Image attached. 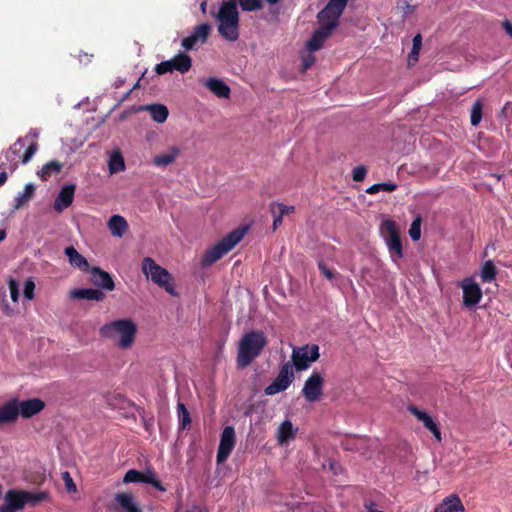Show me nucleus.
Segmentation results:
<instances>
[{
	"label": "nucleus",
	"mask_w": 512,
	"mask_h": 512,
	"mask_svg": "<svg viewBox=\"0 0 512 512\" xmlns=\"http://www.w3.org/2000/svg\"><path fill=\"white\" fill-rule=\"evenodd\" d=\"M211 32V25L202 23L194 27L192 33L182 40V46L186 50L195 49L197 46L204 44Z\"/></svg>",
	"instance_id": "nucleus-13"
},
{
	"label": "nucleus",
	"mask_w": 512,
	"mask_h": 512,
	"mask_svg": "<svg viewBox=\"0 0 512 512\" xmlns=\"http://www.w3.org/2000/svg\"><path fill=\"white\" fill-rule=\"evenodd\" d=\"M99 333L102 337L115 341L119 348L128 349L135 341L137 325L129 318L118 319L103 325Z\"/></svg>",
	"instance_id": "nucleus-2"
},
{
	"label": "nucleus",
	"mask_w": 512,
	"mask_h": 512,
	"mask_svg": "<svg viewBox=\"0 0 512 512\" xmlns=\"http://www.w3.org/2000/svg\"><path fill=\"white\" fill-rule=\"evenodd\" d=\"M115 500L125 512H142L132 494L118 493Z\"/></svg>",
	"instance_id": "nucleus-28"
},
{
	"label": "nucleus",
	"mask_w": 512,
	"mask_h": 512,
	"mask_svg": "<svg viewBox=\"0 0 512 512\" xmlns=\"http://www.w3.org/2000/svg\"><path fill=\"white\" fill-rule=\"evenodd\" d=\"M269 4L274 5L279 2V0H266Z\"/></svg>",
	"instance_id": "nucleus-59"
},
{
	"label": "nucleus",
	"mask_w": 512,
	"mask_h": 512,
	"mask_svg": "<svg viewBox=\"0 0 512 512\" xmlns=\"http://www.w3.org/2000/svg\"><path fill=\"white\" fill-rule=\"evenodd\" d=\"M6 237V232L5 230H0V242L3 241Z\"/></svg>",
	"instance_id": "nucleus-58"
},
{
	"label": "nucleus",
	"mask_w": 512,
	"mask_h": 512,
	"mask_svg": "<svg viewBox=\"0 0 512 512\" xmlns=\"http://www.w3.org/2000/svg\"><path fill=\"white\" fill-rule=\"evenodd\" d=\"M146 73H147V71L143 72L141 78L134 84L132 89H136V88L140 87V82L145 80Z\"/></svg>",
	"instance_id": "nucleus-54"
},
{
	"label": "nucleus",
	"mask_w": 512,
	"mask_h": 512,
	"mask_svg": "<svg viewBox=\"0 0 512 512\" xmlns=\"http://www.w3.org/2000/svg\"><path fill=\"white\" fill-rule=\"evenodd\" d=\"M94 58V55L91 53H83L79 55V61L84 63L92 62Z\"/></svg>",
	"instance_id": "nucleus-50"
},
{
	"label": "nucleus",
	"mask_w": 512,
	"mask_h": 512,
	"mask_svg": "<svg viewBox=\"0 0 512 512\" xmlns=\"http://www.w3.org/2000/svg\"><path fill=\"white\" fill-rule=\"evenodd\" d=\"M318 268L321 271L322 275L326 277L328 280L332 281L335 277V271L332 269H329L324 262L318 263Z\"/></svg>",
	"instance_id": "nucleus-47"
},
{
	"label": "nucleus",
	"mask_w": 512,
	"mask_h": 512,
	"mask_svg": "<svg viewBox=\"0 0 512 512\" xmlns=\"http://www.w3.org/2000/svg\"><path fill=\"white\" fill-rule=\"evenodd\" d=\"M7 180V173L2 172L0 173V186L3 185Z\"/></svg>",
	"instance_id": "nucleus-55"
},
{
	"label": "nucleus",
	"mask_w": 512,
	"mask_h": 512,
	"mask_svg": "<svg viewBox=\"0 0 512 512\" xmlns=\"http://www.w3.org/2000/svg\"><path fill=\"white\" fill-rule=\"evenodd\" d=\"M18 414L23 418H30L38 414L44 408V402L38 398L19 401L16 399Z\"/></svg>",
	"instance_id": "nucleus-19"
},
{
	"label": "nucleus",
	"mask_w": 512,
	"mask_h": 512,
	"mask_svg": "<svg viewBox=\"0 0 512 512\" xmlns=\"http://www.w3.org/2000/svg\"><path fill=\"white\" fill-rule=\"evenodd\" d=\"M408 411L413 414L418 421H420L424 427L429 430L435 439L440 442L442 440L440 429L433 418L425 411L420 410L416 406H409Z\"/></svg>",
	"instance_id": "nucleus-17"
},
{
	"label": "nucleus",
	"mask_w": 512,
	"mask_h": 512,
	"mask_svg": "<svg viewBox=\"0 0 512 512\" xmlns=\"http://www.w3.org/2000/svg\"><path fill=\"white\" fill-rule=\"evenodd\" d=\"M178 418H179V427L181 429H187L190 427L191 418L188 410L186 409L183 403H179L177 406Z\"/></svg>",
	"instance_id": "nucleus-35"
},
{
	"label": "nucleus",
	"mask_w": 512,
	"mask_h": 512,
	"mask_svg": "<svg viewBox=\"0 0 512 512\" xmlns=\"http://www.w3.org/2000/svg\"><path fill=\"white\" fill-rule=\"evenodd\" d=\"M205 86L219 98L228 99L230 97L229 86L220 79L209 78L205 81Z\"/></svg>",
	"instance_id": "nucleus-27"
},
{
	"label": "nucleus",
	"mask_w": 512,
	"mask_h": 512,
	"mask_svg": "<svg viewBox=\"0 0 512 512\" xmlns=\"http://www.w3.org/2000/svg\"><path fill=\"white\" fill-rule=\"evenodd\" d=\"M502 27L505 32L512 38V22L509 20H505L502 23Z\"/></svg>",
	"instance_id": "nucleus-51"
},
{
	"label": "nucleus",
	"mask_w": 512,
	"mask_h": 512,
	"mask_svg": "<svg viewBox=\"0 0 512 512\" xmlns=\"http://www.w3.org/2000/svg\"><path fill=\"white\" fill-rule=\"evenodd\" d=\"M89 269L91 273L90 281L95 286L108 291L115 289V283L112 279V276L108 272L100 269L99 267H92Z\"/></svg>",
	"instance_id": "nucleus-18"
},
{
	"label": "nucleus",
	"mask_w": 512,
	"mask_h": 512,
	"mask_svg": "<svg viewBox=\"0 0 512 512\" xmlns=\"http://www.w3.org/2000/svg\"><path fill=\"white\" fill-rule=\"evenodd\" d=\"M320 356L319 346L316 344L304 345L294 348L292 351V361L297 370L307 369Z\"/></svg>",
	"instance_id": "nucleus-9"
},
{
	"label": "nucleus",
	"mask_w": 512,
	"mask_h": 512,
	"mask_svg": "<svg viewBox=\"0 0 512 512\" xmlns=\"http://www.w3.org/2000/svg\"><path fill=\"white\" fill-rule=\"evenodd\" d=\"M142 482L149 483L153 485L156 489L160 491H164V487L161 485L160 481L157 479L156 474L152 471L142 472Z\"/></svg>",
	"instance_id": "nucleus-38"
},
{
	"label": "nucleus",
	"mask_w": 512,
	"mask_h": 512,
	"mask_svg": "<svg viewBox=\"0 0 512 512\" xmlns=\"http://www.w3.org/2000/svg\"><path fill=\"white\" fill-rule=\"evenodd\" d=\"M107 227L112 236L121 238L127 232L129 225L123 216L113 215L109 218Z\"/></svg>",
	"instance_id": "nucleus-24"
},
{
	"label": "nucleus",
	"mask_w": 512,
	"mask_h": 512,
	"mask_svg": "<svg viewBox=\"0 0 512 512\" xmlns=\"http://www.w3.org/2000/svg\"><path fill=\"white\" fill-rule=\"evenodd\" d=\"M422 47V36L421 34H417L414 36L412 40V50L408 55V62L411 64L412 62H417L419 58V52Z\"/></svg>",
	"instance_id": "nucleus-34"
},
{
	"label": "nucleus",
	"mask_w": 512,
	"mask_h": 512,
	"mask_svg": "<svg viewBox=\"0 0 512 512\" xmlns=\"http://www.w3.org/2000/svg\"><path fill=\"white\" fill-rule=\"evenodd\" d=\"M409 235L413 241H417L421 237V217L417 216L414 221L412 222L410 229H409Z\"/></svg>",
	"instance_id": "nucleus-40"
},
{
	"label": "nucleus",
	"mask_w": 512,
	"mask_h": 512,
	"mask_svg": "<svg viewBox=\"0 0 512 512\" xmlns=\"http://www.w3.org/2000/svg\"><path fill=\"white\" fill-rule=\"evenodd\" d=\"M63 165L58 161H50L45 164L42 169L38 172V176L42 180L49 179L53 174H57L61 171Z\"/></svg>",
	"instance_id": "nucleus-33"
},
{
	"label": "nucleus",
	"mask_w": 512,
	"mask_h": 512,
	"mask_svg": "<svg viewBox=\"0 0 512 512\" xmlns=\"http://www.w3.org/2000/svg\"><path fill=\"white\" fill-rule=\"evenodd\" d=\"M483 102L478 99L474 102L471 109V124L477 126L482 119Z\"/></svg>",
	"instance_id": "nucleus-36"
},
{
	"label": "nucleus",
	"mask_w": 512,
	"mask_h": 512,
	"mask_svg": "<svg viewBox=\"0 0 512 512\" xmlns=\"http://www.w3.org/2000/svg\"><path fill=\"white\" fill-rule=\"evenodd\" d=\"M65 254L71 265L81 270H88L90 268L86 258H84L73 246L67 247L65 249Z\"/></svg>",
	"instance_id": "nucleus-29"
},
{
	"label": "nucleus",
	"mask_w": 512,
	"mask_h": 512,
	"mask_svg": "<svg viewBox=\"0 0 512 512\" xmlns=\"http://www.w3.org/2000/svg\"><path fill=\"white\" fill-rule=\"evenodd\" d=\"M247 227H238L224 236L204 254L202 263L209 266L231 251L245 236Z\"/></svg>",
	"instance_id": "nucleus-5"
},
{
	"label": "nucleus",
	"mask_w": 512,
	"mask_h": 512,
	"mask_svg": "<svg viewBox=\"0 0 512 512\" xmlns=\"http://www.w3.org/2000/svg\"><path fill=\"white\" fill-rule=\"evenodd\" d=\"M142 272L153 283L164 288L171 296H178L172 275L168 270L158 265L152 258L145 257L143 259Z\"/></svg>",
	"instance_id": "nucleus-7"
},
{
	"label": "nucleus",
	"mask_w": 512,
	"mask_h": 512,
	"mask_svg": "<svg viewBox=\"0 0 512 512\" xmlns=\"http://www.w3.org/2000/svg\"><path fill=\"white\" fill-rule=\"evenodd\" d=\"M267 344V339L263 332L252 331L245 334L238 346L237 364L239 367H247L255 358H257Z\"/></svg>",
	"instance_id": "nucleus-3"
},
{
	"label": "nucleus",
	"mask_w": 512,
	"mask_h": 512,
	"mask_svg": "<svg viewBox=\"0 0 512 512\" xmlns=\"http://www.w3.org/2000/svg\"><path fill=\"white\" fill-rule=\"evenodd\" d=\"M235 443L236 437L234 428L232 426H226L221 433L217 451L216 461L218 464H222L228 459L235 447Z\"/></svg>",
	"instance_id": "nucleus-11"
},
{
	"label": "nucleus",
	"mask_w": 512,
	"mask_h": 512,
	"mask_svg": "<svg viewBox=\"0 0 512 512\" xmlns=\"http://www.w3.org/2000/svg\"><path fill=\"white\" fill-rule=\"evenodd\" d=\"M123 482L132 483V482H142V472L137 470H129L126 472Z\"/></svg>",
	"instance_id": "nucleus-44"
},
{
	"label": "nucleus",
	"mask_w": 512,
	"mask_h": 512,
	"mask_svg": "<svg viewBox=\"0 0 512 512\" xmlns=\"http://www.w3.org/2000/svg\"><path fill=\"white\" fill-rule=\"evenodd\" d=\"M206 7H207V2L206 1H203L201 4H200V8H201V11L203 13H206Z\"/></svg>",
	"instance_id": "nucleus-57"
},
{
	"label": "nucleus",
	"mask_w": 512,
	"mask_h": 512,
	"mask_svg": "<svg viewBox=\"0 0 512 512\" xmlns=\"http://www.w3.org/2000/svg\"><path fill=\"white\" fill-rule=\"evenodd\" d=\"M8 288L12 304H10L8 300L5 297H3L0 309L5 316L13 317L19 312L18 301L20 297V285L15 279L10 278L8 280Z\"/></svg>",
	"instance_id": "nucleus-15"
},
{
	"label": "nucleus",
	"mask_w": 512,
	"mask_h": 512,
	"mask_svg": "<svg viewBox=\"0 0 512 512\" xmlns=\"http://www.w3.org/2000/svg\"><path fill=\"white\" fill-rule=\"evenodd\" d=\"M152 424H153V423H152V418H151V419H149V421H145V428H146V430H148V431H149V430H150V428H151V426H152Z\"/></svg>",
	"instance_id": "nucleus-56"
},
{
	"label": "nucleus",
	"mask_w": 512,
	"mask_h": 512,
	"mask_svg": "<svg viewBox=\"0 0 512 512\" xmlns=\"http://www.w3.org/2000/svg\"><path fill=\"white\" fill-rule=\"evenodd\" d=\"M271 211L273 214L280 213L281 216L284 217L285 215L293 213L295 211V207L284 205L282 203H274L271 205Z\"/></svg>",
	"instance_id": "nucleus-41"
},
{
	"label": "nucleus",
	"mask_w": 512,
	"mask_h": 512,
	"mask_svg": "<svg viewBox=\"0 0 512 512\" xmlns=\"http://www.w3.org/2000/svg\"><path fill=\"white\" fill-rule=\"evenodd\" d=\"M23 147H24V143L22 142V140H18L11 147V151H13L14 153L19 152Z\"/></svg>",
	"instance_id": "nucleus-52"
},
{
	"label": "nucleus",
	"mask_w": 512,
	"mask_h": 512,
	"mask_svg": "<svg viewBox=\"0 0 512 512\" xmlns=\"http://www.w3.org/2000/svg\"><path fill=\"white\" fill-rule=\"evenodd\" d=\"M37 144L36 143H31L29 145V147L26 149L24 155H23V158H22V163L23 164H26L30 161V159L33 157V155L36 153L37 151Z\"/></svg>",
	"instance_id": "nucleus-46"
},
{
	"label": "nucleus",
	"mask_w": 512,
	"mask_h": 512,
	"mask_svg": "<svg viewBox=\"0 0 512 512\" xmlns=\"http://www.w3.org/2000/svg\"><path fill=\"white\" fill-rule=\"evenodd\" d=\"M18 416L16 399H12L0 406V425L14 422Z\"/></svg>",
	"instance_id": "nucleus-25"
},
{
	"label": "nucleus",
	"mask_w": 512,
	"mask_h": 512,
	"mask_svg": "<svg viewBox=\"0 0 512 512\" xmlns=\"http://www.w3.org/2000/svg\"><path fill=\"white\" fill-rule=\"evenodd\" d=\"M293 378V367L290 363H286L280 370L274 382L265 388V394L274 395L286 390L291 384Z\"/></svg>",
	"instance_id": "nucleus-12"
},
{
	"label": "nucleus",
	"mask_w": 512,
	"mask_h": 512,
	"mask_svg": "<svg viewBox=\"0 0 512 512\" xmlns=\"http://www.w3.org/2000/svg\"><path fill=\"white\" fill-rule=\"evenodd\" d=\"M348 0H329L327 5L318 13L317 18L321 24L308 45L310 49L317 50L321 47L322 41L330 36L331 32L337 27L338 20L342 15Z\"/></svg>",
	"instance_id": "nucleus-1"
},
{
	"label": "nucleus",
	"mask_w": 512,
	"mask_h": 512,
	"mask_svg": "<svg viewBox=\"0 0 512 512\" xmlns=\"http://www.w3.org/2000/svg\"><path fill=\"white\" fill-rule=\"evenodd\" d=\"M34 291L35 283L31 279H28L24 285V297L28 300H32L34 298Z\"/></svg>",
	"instance_id": "nucleus-45"
},
{
	"label": "nucleus",
	"mask_w": 512,
	"mask_h": 512,
	"mask_svg": "<svg viewBox=\"0 0 512 512\" xmlns=\"http://www.w3.org/2000/svg\"><path fill=\"white\" fill-rule=\"evenodd\" d=\"M140 111H147L151 118L157 123H164L169 115L168 108L163 104H148L139 108Z\"/></svg>",
	"instance_id": "nucleus-26"
},
{
	"label": "nucleus",
	"mask_w": 512,
	"mask_h": 512,
	"mask_svg": "<svg viewBox=\"0 0 512 512\" xmlns=\"http://www.w3.org/2000/svg\"><path fill=\"white\" fill-rule=\"evenodd\" d=\"M62 478L65 481V486L69 492H75L76 491V485L74 484L70 474L68 472L62 473Z\"/></svg>",
	"instance_id": "nucleus-49"
},
{
	"label": "nucleus",
	"mask_w": 512,
	"mask_h": 512,
	"mask_svg": "<svg viewBox=\"0 0 512 512\" xmlns=\"http://www.w3.org/2000/svg\"><path fill=\"white\" fill-rule=\"evenodd\" d=\"M70 297L76 300H94V301H103L105 299V294L99 290L94 288H86V289H74L70 291Z\"/></svg>",
	"instance_id": "nucleus-23"
},
{
	"label": "nucleus",
	"mask_w": 512,
	"mask_h": 512,
	"mask_svg": "<svg viewBox=\"0 0 512 512\" xmlns=\"http://www.w3.org/2000/svg\"><path fill=\"white\" fill-rule=\"evenodd\" d=\"M465 507L456 494L445 497L435 508L433 512H464Z\"/></svg>",
	"instance_id": "nucleus-21"
},
{
	"label": "nucleus",
	"mask_w": 512,
	"mask_h": 512,
	"mask_svg": "<svg viewBox=\"0 0 512 512\" xmlns=\"http://www.w3.org/2000/svg\"><path fill=\"white\" fill-rule=\"evenodd\" d=\"M498 270L491 260L485 261L480 270L482 282H493L497 276Z\"/></svg>",
	"instance_id": "nucleus-32"
},
{
	"label": "nucleus",
	"mask_w": 512,
	"mask_h": 512,
	"mask_svg": "<svg viewBox=\"0 0 512 512\" xmlns=\"http://www.w3.org/2000/svg\"><path fill=\"white\" fill-rule=\"evenodd\" d=\"M218 32L225 39L235 41L238 39L239 14L236 0H224L218 13Z\"/></svg>",
	"instance_id": "nucleus-4"
},
{
	"label": "nucleus",
	"mask_w": 512,
	"mask_h": 512,
	"mask_svg": "<svg viewBox=\"0 0 512 512\" xmlns=\"http://www.w3.org/2000/svg\"><path fill=\"white\" fill-rule=\"evenodd\" d=\"M460 287L463 291V305L472 307L478 304L482 298V290L473 278H465Z\"/></svg>",
	"instance_id": "nucleus-14"
},
{
	"label": "nucleus",
	"mask_w": 512,
	"mask_h": 512,
	"mask_svg": "<svg viewBox=\"0 0 512 512\" xmlns=\"http://www.w3.org/2000/svg\"><path fill=\"white\" fill-rule=\"evenodd\" d=\"M380 233L385 240L393 262L398 263V260L403 256V249L395 222L389 219L384 220L380 226Z\"/></svg>",
	"instance_id": "nucleus-8"
},
{
	"label": "nucleus",
	"mask_w": 512,
	"mask_h": 512,
	"mask_svg": "<svg viewBox=\"0 0 512 512\" xmlns=\"http://www.w3.org/2000/svg\"><path fill=\"white\" fill-rule=\"evenodd\" d=\"M324 375L321 372L313 371L306 379L302 395L308 402L319 401L323 395Z\"/></svg>",
	"instance_id": "nucleus-10"
},
{
	"label": "nucleus",
	"mask_w": 512,
	"mask_h": 512,
	"mask_svg": "<svg viewBox=\"0 0 512 512\" xmlns=\"http://www.w3.org/2000/svg\"><path fill=\"white\" fill-rule=\"evenodd\" d=\"M173 68L179 70L182 74H184L188 72L190 66H155L154 71L156 75H162L167 72H171Z\"/></svg>",
	"instance_id": "nucleus-42"
},
{
	"label": "nucleus",
	"mask_w": 512,
	"mask_h": 512,
	"mask_svg": "<svg viewBox=\"0 0 512 512\" xmlns=\"http://www.w3.org/2000/svg\"><path fill=\"white\" fill-rule=\"evenodd\" d=\"M239 4L243 11H257L263 7L261 0H239Z\"/></svg>",
	"instance_id": "nucleus-39"
},
{
	"label": "nucleus",
	"mask_w": 512,
	"mask_h": 512,
	"mask_svg": "<svg viewBox=\"0 0 512 512\" xmlns=\"http://www.w3.org/2000/svg\"><path fill=\"white\" fill-rule=\"evenodd\" d=\"M159 64H191V58L185 53H180L173 59L161 61Z\"/></svg>",
	"instance_id": "nucleus-43"
},
{
	"label": "nucleus",
	"mask_w": 512,
	"mask_h": 512,
	"mask_svg": "<svg viewBox=\"0 0 512 512\" xmlns=\"http://www.w3.org/2000/svg\"><path fill=\"white\" fill-rule=\"evenodd\" d=\"M282 219H283V216H281L280 213H278V215L274 214V221H273L274 228H277L279 225H281Z\"/></svg>",
	"instance_id": "nucleus-53"
},
{
	"label": "nucleus",
	"mask_w": 512,
	"mask_h": 512,
	"mask_svg": "<svg viewBox=\"0 0 512 512\" xmlns=\"http://www.w3.org/2000/svg\"><path fill=\"white\" fill-rule=\"evenodd\" d=\"M181 154L182 149L179 145H170L162 152L153 156L152 164L157 168H166L176 163Z\"/></svg>",
	"instance_id": "nucleus-16"
},
{
	"label": "nucleus",
	"mask_w": 512,
	"mask_h": 512,
	"mask_svg": "<svg viewBox=\"0 0 512 512\" xmlns=\"http://www.w3.org/2000/svg\"><path fill=\"white\" fill-rule=\"evenodd\" d=\"M297 432L298 428L290 420H285L276 429V440L280 446H285L296 438Z\"/></svg>",
	"instance_id": "nucleus-20"
},
{
	"label": "nucleus",
	"mask_w": 512,
	"mask_h": 512,
	"mask_svg": "<svg viewBox=\"0 0 512 512\" xmlns=\"http://www.w3.org/2000/svg\"><path fill=\"white\" fill-rule=\"evenodd\" d=\"M45 492H27L18 490H9L6 492L3 503L0 505V512H17L25 507L26 504L36 505L46 499Z\"/></svg>",
	"instance_id": "nucleus-6"
},
{
	"label": "nucleus",
	"mask_w": 512,
	"mask_h": 512,
	"mask_svg": "<svg viewBox=\"0 0 512 512\" xmlns=\"http://www.w3.org/2000/svg\"><path fill=\"white\" fill-rule=\"evenodd\" d=\"M367 174V169L364 166H357L353 170V180L356 182L363 181Z\"/></svg>",
	"instance_id": "nucleus-48"
},
{
	"label": "nucleus",
	"mask_w": 512,
	"mask_h": 512,
	"mask_svg": "<svg viewBox=\"0 0 512 512\" xmlns=\"http://www.w3.org/2000/svg\"><path fill=\"white\" fill-rule=\"evenodd\" d=\"M397 188V185L392 183V182H385V183H378V184H374L372 186H370L366 192L368 194H375V193H378L379 191H386V192H392L394 190H396Z\"/></svg>",
	"instance_id": "nucleus-37"
},
{
	"label": "nucleus",
	"mask_w": 512,
	"mask_h": 512,
	"mask_svg": "<svg viewBox=\"0 0 512 512\" xmlns=\"http://www.w3.org/2000/svg\"><path fill=\"white\" fill-rule=\"evenodd\" d=\"M75 185H65L59 194L57 195L54 202V209L58 212H62L68 208L74 199Z\"/></svg>",
	"instance_id": "nucleus-22"
},
{
	"label": "nucleus",
	"mask_w": 512,
	"mask_h": 512,
	"mask_svg": "<svg viewBox=\"0 0 512 512\" xmlns=\"http://www.w3.org/2000/svg\"><path fill=\"white\" fill-rule=\"evenodd\" d=\"M35 194V186L32 183L25 185L24 190L20 192L15 198L14 209L18 210L27 204Z\"/></svg>",
	"instance_id": "nucleus-30"
},
{
	"label": "nucleus",
	"mask_w": 512,
	"mask_h": 512,
	"mask_svg": "<svg viewBox=\"0 0 512 512\" xmlns=\"http://www.w3.org/2000/svg\"><path fill=\"white\" fill-rule=\"evenodd\" d=\"M108 168L110 174H115L125 170L124 158L119 150H115L110 154Z\"/></svg>",
	"instance_id": "nucleus-31"
}]
</instances>
